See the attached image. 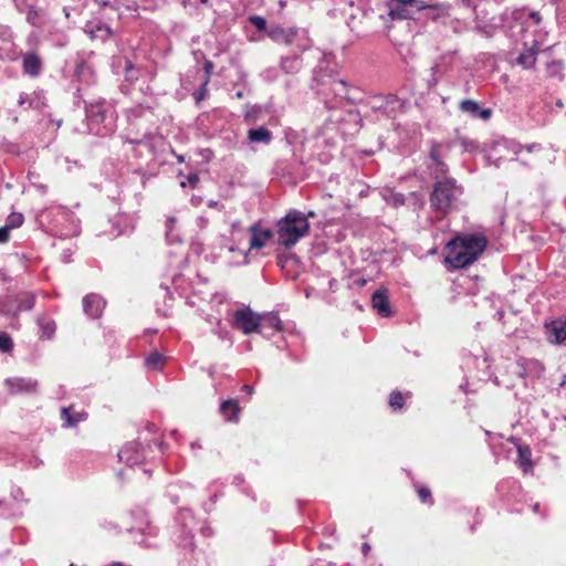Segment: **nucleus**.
<instances>
[{"instance_id":"nucleus-1","label":"nucleus","mask_w":566,"mask_h":566,"mask_svg":"<svg viewBox=\"0 0 566 566\" xmlns=\"http://www.w3.org/2000/svg\"><path fill=\"white\" fill-rule=\"evenodd\" d=\"M339 64L333 54H324L321 60V96L327 115L324 117V132L346 134L345 126L358 125L359 114L353 108L355 98L350 95L348 84L335 77Z\"/></svg>"},{"instance_id":"nucleus-2","label":"nucleus","mask_w":566,"mask_h":566,"mask_svg":"<svg viewBox=\"0 0 566 566\" xmlns=\"http://www.w3.org/2000/svg\"><path fill=\"white\" fill-rule=\"evenodd\" d=\"M488 244L489 240L483 234H457L444 248V263L451 271L467 268L482 255Z\"/></svg>"},{"instance_id":"nucleus-3","label":"nucleus","mask_w":566,"mask_h":566,"mask_svg":"<svg viewBox=\"0 0 566 566\" xmlns=\"http://www.w3.org/2000/svg\"><path fill=\"white\" fill-rule=\"evenodd\" d=\"M462 195L463 187L454 178L434 181L429 195L430 208L438 219H443L458 208Z\"/></svg>"},{"instance_id":"nucleus-4","label":"nucleus","mask_w":566,"mask_h":566,"mask_svg":"<svg viewBox=\"0 0 566 566\" xmlns=\"http://www.w3.org/2000/svg\"><path fill=\"white\" fill-rule=\"evenodd\" d=\"M307 230L308 222L303 213L291 211L277 222V242L290 248L305 235Z\"/></svg>"},{"instance_id":"nucleus-5","label":"nucleus","mask_w":566,"mask_h":566,"mask_svg":"<svg viewBox=\"0 0 566 566\" xmlns=\"http://www.w3.org/2000/svg\"><path fill=\"white\" fill-rule=\"evenodd\" d=\"M262 316L254 313L250 307L239 308L233 314L232 326L243 334L260 333Z\"/></svg>"},{"instance_id":"nucleus-6","label":"nucleus","mask_w":566,"mask_h":566,"mask_svg":"<svg viewBox=\"0 0 566 566\" xmlns=\"http://www.w3.org/2000/svg\"><path fill=\"white\" fill-rule=\"evenodd\" d=\"M373 307L382 317H390L392 311L389 303V292L386 287H380L371 296Z\"/></svg>"},{"instance_id":"nucleus-7","label":"nucleus","mask_w":566,"mask_h":566,"mask_svg":"<svg viewBox=\"0 0 566 566\" xmlns=\"http://www.w3.org/2000/svg\"><path fill=\"white\" fill-rule=\"evenodd\" d=\"M511 442H513L517 448V461L520 468L526 473L530 470L533 469V462H532V450L530 446L522 444L520 442V439L517 438H511Z\"/></svg>"},{"instance_id":"nucleus-8","label":"nucleus","mask_w":566,"mask_h":566,"mask_svg":"<svg viewBox=\"0 0 566 566\" xmlns=\"http://www.w3.org/2000/svg\"><path fill=\"white\" fill-rule=\"evenodd\" d=\"M546 334L548 339L555 344H562L566 342V319L565 321H552L545 324Z\"/></svg>"},{"instance_id":"nucleus-9","label":"nucleus","mask_w":566,"mask_h":566,"mask_svg":"<svg viewBox=\"0 0 566 566\" xmlns=\"http://www.w3.org/2000/svg\"><path fill=\"white\" fill-rule=\"evenodd\" d=\"M249 230L252 233L250 249H261L265 245L268 240L273 238V232L271 230L261 229L258 223L252 224Z\"/></svg>"},{"instance_id":"nucleus-10","label":"nucleus","mask_w":566,"mask_h":566,"mask_svg":"<svg viewBox=\"0 0 566 566\" xmlns=\"http://www.w3.org/2000/svg\"><path fill=\"white\" fill-rule=\"evenodd\" d=\"M538 52L539 48L537 42H533L532 46L526 48L518 54L516 63L525 70H532L535 67Z\"/></svg>"},{"instance_id":"nucleus-11","label":"nucleus","mask_w":566,"mask_h":566,"mask_svg":"<svg viewBox=\"0 0 566 566\" xmlns=\"http://www.w3.org/2000/svg\"><path fill=\"white\" fill-rule=\"evenodd\" d=\"M118 457L120 461H125L127 464L133 465L138 463L143 455L139 451V444L137 442L127 443L119 452Z\"/></svg>"},{"instance_id":"nucleus-12","label":"nucleus","mask_w":566,"mask_h":566,"mask_svg":"<svg viewBox=\"0 0 566 566\" xmlns=\"http://www.w3.org/2000/svg\"><path fill=\"white\" fill-rule=\"evenodd\" d=\"M459 107L463 113H469L472 116L480 117L484 120L489 119L492 115L490 108L481 111L479 103L472 99L462 101Z\"/></svg>"},{"instance_id":"nucleus-13","label":"nucleus","mask_w":566,"mask_h":566,"mask_svg":"<svg viewBox=\"0 0 566 566\" xmlns=\"http://www.w3.org/2000/svg\"><path fill=\"white\" fill-rule=\"evenodd\" d=\"M84 312L92 317H98L104 308V301L97 295H87L83 300Z\"/></svg>"},{"instance_id":"nucleus-14","label":"nucleus","mask_w":566,"mask_h":566,"mask_svg":"<svg viewBox=\"0 0 566 566\" xmlns=\"http://www.w3.org/2000/svg\"><path fill=\"white\" fill-rule=\"evenodd\" d=\"M240 408L235 400L229 399L221 403V412L226 416L227 421H238Z\"/></svg>"},{"instance_id":"nucleus-15","label":"nucleus","mask_w":566,"mask_h":566,"mask_svg":"<svg viewBox=\"0 0 566 566\" xmlns=\"http://www.w3.org/2000/svg\"><path fill=\"white\" fill-rule=\"evenodd\" d=\"M62 419H64L66 427H75L77 423L86 418L85 412H72V407L63 408L61 412Z\"/></svg>"},{"instance_id":"nucleus-16","label":"nucleus","mask_w":566,"mask_h":566,"mask_svg":"<svg viewBox=\"0 0 566 566\" xmlns=\"http://www.w3.org/2000/svg\"><path fill=\"white\" fill-rule=\"evenodd\" d=\"M23 69L25 73L32 76L38 75L40 72V60L33 54L27 55L23 59Z\"/></svg>"},{"instance_id":"nucleus-17","label":"nucleus","mask_w":566,"mask_h":566,"mask_svg":"<svg viewBox=\"0 0 566 566\" xmlns=\"http://www.w3.org/2000/svg\"><path fill=\"white\" fill-rule=\"evenodd\" d=\"M248 137L252 143H268L271 139V134L268 129L260 127L249 130Z\"/></svg>"},{"instance_id":"nucleus-18","label":"nucleus","mask_w":566,"mask_h":566,"mask_svg":"<svg viewBox=\"0 0 566 566\" xmlns=\"http://www.w3.org/2000/svg\"><path fill=\"white\" fill-rule=\"evenodd\" d=\"M11 391L13 394L22 392V391H34L36 387V382L31 380L18 379L15 381L10 382Z\"/></svg>"},{"instance_id":"nucleus-19","label":"nucleus","mask_w":566,"mask_h":566,"mask_svg":"<svg viewBox=\"0 0 566 566\" xmlns=\"http://www.w3.org/2000/svg\"><path fill=\"white\" fill-rule=\"evenodd\" d=\"M388 403L394 411L400 410L406 403V397L401 391L394 390L389 395Z\"/></svg>"},{"instance_id":"nucleus-20","label":"nucleus","mask_w":566,"mask_h":566,"mask_svg":"<svg viewBox=\"0 0 566 566\" xmlns=\"http://www.w3.org/2000/svg\"><path fill=\"white\" fill-rule=\"evenodd\" d=\"M449 171V167L446 163L438 161L431 166V174L436 181L448 178L447 174Z\"/></svg>"},{"instance_id":"nucleus-21","label":"nucleus","mask_w":566,"mask_h":566,"mask_svg":"<svg viewBox=\"0 0 566 566\" xmlns=\"http://www.w3.org/2000/svg\"><path fill=\"white\" fill-rule=\"evenodd\" d=\"M416 490L418 499L421 503L428 504L430 506L433 505L432 492L428 486L419 484L416 486Z\"/></svg>"},{"instance_id":"nucleus-22","label":"nucleus","mask_w":566,"mask_h":566,"mask_svg":"<svg viewBox=\"0 0 566 566\" xmlns=\"http://www.w3.org/2000/svg\"><path fill=\"white\" fill-rule=\"evenodd\" d=\"M390 15L392 19H408L410 17V12L407 10L406 6H402L401 3H392Z\"/></svg>"},{"instance_id":"nucleus-23","label":"nucleus","mask_w":566,"mask_h":566,"mask_svg":"<svg viewBox=\"0 0 566 566\" xmlns=\"http://www.w3.org/2000/svg\"><path fill=\"white\" fill-rule=\"evenodd\" d=\"M263 327H270L275 331H280L282 328L281 326V319L277 315L270 314L268 316L262 317V325Z\"/></svg>"},{"instance_id":"nucleus-24","label":"nucleus","mask_w":566,"mask_h":566,"mask_svg":"<svg viewBox=\"0 0 566 566\" xmlns=\"http://www.w3.org/2000/svg\"><path fill=\"white\" fill-rule=\"evenodd\" d=\"M23 216L18 212H13L8 217V222L6 227H9V229H14L20 227L23 223Z\"/></svg>"},{"instance_id":"nucleus-25","label":"nucleus","mask_w":566,"mask_h":566,"mask_svg":"<svg viewBox=\"0 0 566 566\" xmlns=\"http://www.w3.org/2000/svg\"><path fill=\"white\" fill-rule=\"evenodd\" d=\"M12 347H13V342H12L11 337L6 333H1L0 334V352L9 353V352H11Z\"/></svg>"},{"instance_id":"nucleus-26","label":"nucleus","mask_w":566,"mask_h":566,"mask_svg":"<svg viewBox=\"0 0 566 566\" xmlns=\"http://www.w3.org/2000/svg\"><path fill=\"white\" fill-rule=\"evenodd\" d=\"M163 361V356L158 353H151L147 359L146 365L151 368H157Z\"/></svg>"},{"instance_id":"nucleus-27","label":"nucleus","mask_w":566,"mask_h":566,"mask_svg":"<svg viewBox=\"0 0 566 566\" xmlns=\"http://www.w3.org/2000/svg\"><path fill=\"white\" fill-rule=\"evenodd\" d=\"M270 36L274 40L283 39L286 43L290 42L289 35L282 28H274L270 31Z\"/></svg>"},{"instance_id":"nucleus-28","label":"nucleus","mask_w":566,"mask_h":566,"mask_svg":"<svg viewBox=\"0 0 566 566\" xmlns=\"http://www.w3.org/2000/svg\"><path fill=\"white\" fill-rule=\"evenodd\" d=\"M392 3H401L402 6L413 4L417 3V10L421 11L427 8H432V6L423 4L422 2H418L417 0H391Z\"/></svg>"},{"instance_id":"nucleus-29","label":"nucleus","mask_w":566,"mask_h":566,"mask_svg":"<svg viewBox=\"0 0 566 566\" xmlns=\"http://www.w3.org/2000/svg\"><path fill=\"white\" fill-rule=\"evenodd\" d=\"M440 150H441V146L439 144H434L430 148L429 156H430L431 160L433 161V164L442 160Z\"/></svg>"},{"instance_id":"nucleus-30","label":"nucleus","mask_w":566,"mask_h":566,"mask_svg":"<svg viewBox=\"0 0 566 566\" xmlns=\"http://www.w3.org/2000/svg\"><path fill=\"white\" fill-rule=\"evenodd\" d=\"M250 21L259 31H264L266 29V21L260 15L251 17Z\"/></svg>"},{"instance_id":"nucleus-31","label":"nucleus","mask_w":566,"mask_h":566,"mask_svg":"<svg viewBox=\"0 0 566 566\" xmlns=\"http://www.w3.org/2000/svg\"><path fill=\"white\" fill-rule=\"evenodd\" d=\"M11 229H9V227H2L0 228V243H4L9 240V231Z\"/></svg>"},{"instance_id":"nucleus-32","label":"nucleus","mask_w":566,"mask_h":566,"mask_svg":"<svg viewBox=\"0 0 566 566\" xmlns=\"http://www.w3.org/2000/svg\"><path fill=\"white\" fill-rule=\"evenodd\" d=\"M33 307V297L25 296L21 307L19 310H31Z\"/></svg>"},{"instance_id":"nucleus-33","label":"nucleus","mask_w":566,"mask_h":566,"mask_svg":"<svg viewBox=\"0 0 566 566\" xmlns=\"http://www.w3.org/2000/svg\"><path fill=\"white\" fill-rule=\"evenodd\" d=\"M42 328L48 337H50L54 332V323L48 322L46 324L42 325Z\"/></svg>"},{"instance_id":"nucleus-34","label":"nucleus","mask_w":566,"mask_h":566,"mask_svg":"<svg viewBox=\"0 0 566 566\" xmlns=\"http://www.w3.org/2000/svg\"><path fill=\"white\" fill-rule=\"evenodd\" d=\"M528 17L534 21L535 24H539L542 21L541 14L536 11L530 12Z\"/></svg>"},{"instance_id":"nucleus-35","label":"nucleus","mask_w":566,"mask_h":566,"mask_svg":"<svg viewBox=\"0 0 566 566\" xmlns=\"http://www.w3.org/2000/svg\"><path fill=\"white\" fill-rule=\"evenodd\" d=\"M212 67H213V64L211 61H207L206 64H205V70H206V73H207V80L205 82V85L207 84L208 80H209V76H210V73L212 71Z\"/></svg>"},{"instance_id":"nucleus-36","label":"nucleus","mask_w":566,"mask_h":566,"mask_svg":"<svg viewBox=\"0 0 566 566\" xmlns=\"http://www.w3.org/2000/svg\"><path fill=\"white\" fill-rule=\"evenodd\" d=\"M535 148H539V145L537 144H533V145H530V146H520V150L518 151H515V154H518L520 151H522L523 149H525L526 151L531 153L533 151Z\"/></svg>"},{"instance_id":"nucleus-37","label":"nucleus","mask_w":566,"mask_h":566,"mask_svg":"<svg viewBox=\"0 0 566 566\" xmlns=\"http://www.w3.org/2000/svg\"><path fill=\"white\" fill-rule=\"evenodd\" d=\"M98 4L104 7H113L115 0H95Z\"/></svg>"},{"instance_id":"nucleus-38","label":"nucleus","mask_w":566,"mask_h":566,"mask_svg":"<svg viewBox=\"0 0 566 566\" xmlns=\"http://www.w3.org/2000/svg\"><path fill=\"white\" fill-rule=\"evenodd\" d=\"M97 31H98V32H102V31H103V32H105V35H106V36H109V35H111V33H112V32H111V29H109V28H107V27H97Z\"/></svg>"},{"instance_id":"nucleus-39","label":"nucleus","mask_w":566,"mask_h":566,"mask_svg":"<svg viewBox=\"0 0 566 566\" xmlns=\"http://www.w3.org/2000/svg\"><path fill=\"white\" fill-rule=\"evenodd\" d=\"M242 389H243L247 394H249V395H252V394H253V389H252L250 386H248V385H244V386L242 387Z\"/></svg>"},{"instance_id":"nucleus-40","label":"nucleus","mask_w":566,"mask_h":566,"mask_svg":"<svg viewBox=\"0 0 566 566\" xmlns=\"http://www.w3.org/2000/svg\"><path fill=\"white\" fill-rule=\"evenodd\" d=\"M197 180H198L197 176H193V177H190V178H189V181H190V182H195V181H197Z\"/></svg>"},{"instance_id":"nucleus-41","label":"nucleus","mask_w":566,"mask_h":566,"mask_svg":"<svg viewBox=\"0 0 566 566\" xmlns=\"http://www.w3.org/2000/svg\"><path fill=\"white\" fill-rule=\"evenodd\" d=\"M237 97H238V98H242V97H243V93H242V92H238V93H237Z\"/></svg>"},{"instance_id":"nucleus-42","label":"nucleus","mask_w":566,"mask_h":566,"mask_svg":"<svg viewBox=\"0 0 566 566\" xmlns=\"http://www.w3.org/2000/svg\"><path fill=\"white\" fill-rule=\"evenodd\" d=\"M111 566H123L120 563H114L113 565Z\"/></svg>"},{"instance_id":"nucleus-43","label":"nucleus","mask_w":566,"mask_h":566,"mask_svg":"<svg viewBox=\"0 0 566 566\" xmlns=\"http://www.w3.org/2000/svg\"><path fill=\"white\" fill-rule=\"evenodd\" d=\"M203 97L202 93H199L198 99H201Z\"/></svg>"},{"instance_id":"nucleus-44","label":"nucleus","mask_w":566,"mask_h":566,"mask_svg":"<svg viewBox=\"0 0 566 566\" xmlns=\"http://www.w3.org/2000/svg\"><path fill=\"white\" fill-rule=\"evenodd\" d=\"M91 38H95V34L93 31H91Z\"/></svg>"},{"instance_id":"nucleus-45","label":"nucleus","mask_w":566,"mask_h":566,"mask_svg":"<svg viewBox=\"0 0 566 566\" xmlns=\"http://www.w3.org/2000/svg\"><path fill=\"white\" fill-rule=\"evenodd\" d=\"M365 283H366V281H365V280H361V281H360V284H361V285H365Z\"/></svg>"}]
</instances>
